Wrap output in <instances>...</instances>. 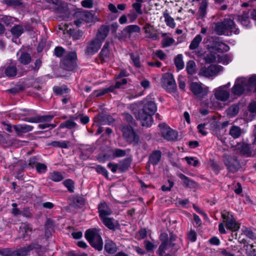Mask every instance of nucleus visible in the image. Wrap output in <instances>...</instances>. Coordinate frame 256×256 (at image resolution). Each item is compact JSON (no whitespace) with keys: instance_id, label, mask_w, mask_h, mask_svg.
<instances>
[{"instance_id":"obj_1","label":"nucleus","mask_w":256,"mask_h":256,"mask_svg":"<svg viewBox=\"0 0 256 256\" xmlns=\"http://www.w3.org/2000/svg\"><path fill=\"white\" fill-rule=\"evenodd\" d=\"M156 110V106L154 101L145 100H144V108L138 112L136 118L140 120L142 126L150 127L152 122V116Z\"/></svg>"},{"instance_id":"obj_2","label":"nucleus","mask_w":256,"mask_h":256,"mask_svg":"<svg viewBox=\"0 0 256 256\" xmlns=\"http://www.w3.org/2000/svg\"><path fill=\"white\" fill-rule=\"evenodd\" d=\"M215 32L218 35L229 36L232 34H238L239 30L236 28L234 21L230 18H225L223 22L216 24Z\"/></svg>"},{"instance_id":"obj_3","label":"nucleus","mask_w":256,"mask_h":256,"mask_svg":"<svg viewBox=\"0 0 256 256\" xmlns=\"http://www.w3.org/2000/svg\"><path fill=\"white\" fill-rule=\"evenodd\" d=\"M84 236L92 246L98 250H101L102 249L103 242L99 230L88 229L86 230Z\"/></svg>"},{"instance_id":"obj_4","label":"nucleus","mask_w":256,"mask_h":256,"mask_svg":"<svg viewBox=\"0 0 256 256\" xmlns=\"http://www.w3.org/2000/svg\"><path fill=\"white\" fill-rule=\"evenodd\" d=\"M82 22L86 23H90L94 22V18L93 14L88 11H78L74 14V24L77 27H79L82 24Z\"/></svg>"},{"instance_id":"obj_5","label":"nucleus","mask_w":256,"mask_h":256,"mask_svg":"<svg viewBox=\"0 0 256 256\" xmlns=\"http://www.w3.org/2000/svg\"><path fill=\"white\" fill-rule=\"evenodd\" d=\"M190 89L198 98L202 99L208 95L209 88L202 83L192 82L190 85Z\"/></svg>"},{"instance_id":"obj_6","label":"nucleus","mask_w":256,"mask_h":256,"mask_svg":"<svg viewBox=\"0 0 256 256\" xmlns=\"http://www.w3.org/2000/svg\"><path fill=\"white\" fill-rule=\"evenodd\" d=\"M246 78H240L236 79L235 84L232 88V92L236 96H240L246 92H248L246 82Z\"/></svg>"},{"instance_id":"obj_7","label":"nucleus","mask_w":256,"mask_h":256,"mask_svg":"<svg viewBox=\"0 0 256 256\" xmlns=\"http://www.w3.org/2000/svg\"><path fill=\"white\" fill-rule=\"evenodd\" d=\"M99 216L104 224H112L113 220L108 216L111 214V210L104 202H101L98 206Z\"/></svg>"},{"instance_id":"obj_8","label":"nucleus","mask_w":256,"mask_h":256,"mask_svg":"<svg viewBox=\"0 0 256 256\" xmlns=\"http://www.w3.org/2000/svg\"><path fill=\"white\" fill-rule=\"evenodd\" d=\"M162 86L168 92L175 90L176 86L173 76L170 73L164 74L162 78Z\"/></svg>"},{"instance_id":"obj_9","label":"nucleus","mask_w":256,"mask_h":256,"mask_svg":"<svg viewBox=\"0 0 256 256\" xmlns=\"http://www.w3.org/2000/svg\"><path fill=\"white\" fill-rule=\"evenodd\" d=\"M224 162L228 170L232 172H236L240 167V162L234 156L224 155Z\"/></svg>"},{"instance_id":"obj_10","label":"nucleus","mask_w":256,"mask_h":256,"mask_svg":"<svg viewBox=\"0 0 256 256\" xmlns=\"http://www.w3.org/2000/svg\"><path fill=\"white\" fill-rule=\"evenodd\" d=\"M77 59L76 54L75 52H70L62 60L64 68L68 70H72L76 66Z\"/></svg>"},{"instance_id":"obj_11","label":"nucleus","mask_w":256,"mask_h":256,"mask_svg":"<svg viewBox=\"0 0 256 256\" xmlns=\"http://www.w3.org/2000/svg\"><path fill=\"white\" fill-rule=\"evenodd\" d=\"M121 130L122 132L124 138L128 142H136L138 141V137L131 126H121Z\"/></svg>"},{"instance_id":"obj_12","label":"nucleus","mask_w":256,"mask_h":256,"mask_svg":"<svg viewBox=\"0 0 256 256\" xmlns=\"http://www.w3.org/2000/svg\"><path fill=\"white\" fill-rule=\"evenodd\" d=\"M162 136L168 140H173L177 138V132L165 124L159 125Z\"/></svg>"},{"instance_id":"obj_13","label":"nucleus","mask_w":256,"mask_h":256,"mask_svg":"<svg viewBox=\"0 0 256 256\" xmlns=\"http://www.w3.org/2000/svg\"><path fill=\"white\" fill-rule=\"evenodd\" d=\"M102 42L98 38H94L90 40L86 48V54L88 55H92L96 53L100 48Z\"/></svg>"},{"instance_id":"obj_14","label":"nucleus","mask_w":256,"mask_h":256,"mask_svg":"<svg viewBox=\"0 0 256 256\" xmlns=\"http://www.w3.org/2000/svg\"><path fill=\"white\" fill-rule=\"evenodd\" d=\"M214 94L215 98L221 102H226L230 98V92L226 89L224 86H219L216 88L214 90Z\"/></svg>"},{"instance_id":"obj_15","label":"nucleus","mask_w":256,"mask_h":256,"mask_svg":"<svg viewBox=\"0 0 256 256\" xmlns=\"http://www.w3.org/2000/svg\"><path fill=\"white\" fill-rule=\"evenodd\" d=\"M142 29L146 34V38L152 40H159V36L157 32V30L154 28L152 25L150 24H146L144 26Z\"/></svg>"},{"instance_id":"obj_16","label":"nucleus","mask_w":256,"mask_h":256,"mask_svg":"<svg viewBox=\"0 0 256 256\" xmlns=\"http://www.w3.org/2000/svg\"><path fill=\"white\" fill-rule=\"evenodd\" d=\"M108 46L109 43L106 42L100 54V59L102 62H108L113 57L112 52L108 50Z\"/></svg>"},{"instance_id":"obj_17","label":"nucleus","mask_w":256,"mask_h":256,"mask_svg":"<svg viewBox=\"0 0 256 256\" xmlns=\"http://www.w3.org/2000/svg\"><path fill=\"white\" fill-rule=\"evenodd\" d=\"M222 67L220 66L210 65L208 68H203L200 70V74L205 76L216 74L222 70Z\"/></svg>"},{"instance_id":"obj_18","label":"nucleus","mask_w":256,"mask_h":256,"mask_svg":"<svg viewBox=\"0 0 256 256\" xmlns=\"http://www.w3.org/2000/svg\"><path fill=\"white\" fill-rule=\"evenodd\" d=\"M238 152L245 155L246 156H252V150L250 144L246 143H240L236 145V148Z\"/></svg>"},{"instance_id":"obj_19","label":"nucleus","mask_w":256,"mask_h":256,"mask_svg":"<svg viewBox=\"0 0 256 256\" xmlns=\"http://www.w3.org/2000/svg\"><path fill=\"white\" fill-rule=\"evenodd\" d=\"M52 118V116H36L33 117H26L22 118V120L34 123H38L44 121H50Z\"/></svg>"},{"instance_id":"obj_20","label":"nucleus","mask_w":256,"mask_h":256,"mask_svg":"<svg viewBox=\"0 0 256 256\" xmlns=\"http://www.w3.org/2000/svg\"><path fill=\"white\" fill-rule=\"evenodd\" d=\"M168 33L162 32L161 36L163 38L161 42L162 46L163 48H168L174 44L175 40L171 36H169Z\"/></svg>"},{"instance_id":"obj_21","label":"nucleus","mask_w":256,"mask_h":256,"mask_svg":"<svg viewBox=\"0 0 256 256\" xmlns=\"http://www.w3.org/2000/svg\"><path fill=\"white\" fill-rule=\"evenodd\" d=\"M239 228V225H218V230L222 234H225L228 232H236Z\"/></svg>"},{"instance_id":"obj_22","label":"nucleus","mask_w":256,"mask_h":256,"mask_svg":"<svg viewBox=\"0 0 256 256\" xmlns=\"http://www.w3.org/2000/svg\"><path fill=\"white\" fill-rule=\"evenodd\" d=\"M30 225H22L20 228L19 234L20 236L24 239L27 240L29 236L31 234L32 228H30Z\"/></svg>"},{"instance_id":"obj_23","label":"nucleus","mask_w":256,"mask_h":256,"mask_svg":"<svg viewBox=\"0 0 256 256\" xmlns=\"http://www.w3.org/2000/svg\"><path fill=\"white\" fill-rule=\"evenodd\" d=\"M14 128L18 134H20L32 131L34 128L30 125L23 124L14 125Z\"/></svg>"},{"instance_id":"obj_24","label":"nucleus","mask_w":256,"mask_h":256,"mask_svg":"<svg viewBox=\"0 0 256 256\" xmlns=\"http://www.w3.org/2000/svg\"><path fill=\"white\" fill-rule=\"evenodd\" d=\"M250 11L244 12L242 15L238 16V20L242 25L248 27L250 25Z\"/></svg>"},{"instance_id":"obj_25","label":"nucleus","mask_w":256,"mask_h":256,"mask_svg":"<svg viewBox=\"0 0 256 256\" xmlns=\"http://www.w3.org/2000/svg\"><path fill=\"white\" fill-rule=\"evenodd\" d=\"M109 32V29L107 26H102L98 30L96 38H98L101 40L102 43L104 40L108 36Z\"/></svg>"},{"instance_id":"obj_26","label":"nucleus","mask_w":256,"mask_h":256,"mask_svg":"<svg viewBox=\"0 0 256 256\" xmlns=\"http://www.w3.org/2000/svg\"><path fill=\"white\" fill-rule=\"evenodd\" d=\"M161 156L162 153L160 151H154L150 156L149 162L153 165H156L160 161Z\"/></svg>"},{"instance_id":"obj_27","label":"nucleus","mask_w":256,"mask_h":256,"mask_svg":"<svg viewBox=\"0 0 256 256\" xmlns=\"http://www.w3.org/2000/svg\"><path fill=\"white\" fill-rule=\"evenodd\" d=\"M222 216L225 224H236L233 216L229 212L224 210L222 212Z\"/></svg>"},{"instance_id":"obj_28","label":"nucleus","mask_w":256,"mask_h":256,"mask_svg":"<svg viewBox=\"0 0 256 256\" xmlns=\"http://www.w3.org/2000/svg\"><path fill=\"white\" fill-rule=\"evenodd\" d=\"M105 250L108 254H114L116 251V244L110 240H106L104 246Z\"/></svg>"},{"instance_id":"obj_29","label":"nucleus","mask_w":256,"mask_h":256,"mask_svg":"<svg viewBox=\"0 0 256 256\" xmlns=\"http://www.w3.org/2000/svg\"><path fill=\"white\" fill-rule=\"evenodd\" d=\"M140 31V28L139 26L136 24H132L126 26L122 30L124 34H131L132 33H138Z\"/></svg>"},{"instance_id":"obj_30","label":"nucleus","mask_w":256,"mask_h":256,"mask_svg":"<svg viewBox=\"0 0 256 256\" xmlns=\"http://www.w3.org/2000/svg\"><path fill=\"white\" fill-rule=\"evenodd\" d=\"M242 133V130L238 126H233L230 129L229 134L234 138H238Z\"/></svg>"},{"instance_id":"obj_31","label":"nucleus","mask_w":256,"mask_h":256,"mask_svg":"<svg viewBox=\"0 0 256 256\" xmlns=\"http://www.w3.org/2000/svg\"><path fill=\"white\" fill-rule=\"evenodd\" d=\"M34 247L32 246H28L27 248H23L13 252L12 256H26L28 252Z\"/></svg>"},{"instance_id":"obj_32","label":"nucleus","mask_w":256,"mask_h":256,"mask_svg":"<svg viewBox=\"0 0 256 256\" xmlns=\"http://www.w3.org/2000/svg\"><path fill=\"white\" fill-rule=\"evenodd\" d=\"M202 38L200 34L196 35L191 42L189 48L190 50H194L198 48L202 40Z\"/></svg>"},{"instance_id":"obj_33","label":"nucleus","mask_w":256,"mask_h":256,"mask_svg":"<svg viewBox=\"0 0 256 256\" xmlns=\"http://www.w3.org/2000/svg\"><path fill=\"white\" fill-rule=\"evenodd\" d=\"M163 16L166 26L172 28H174L176 26L174 19L167 12H164Z\"/></svg>"},{"instance_id":"obj_34","label":"nucleus","mask_w":256,"mask_h":256,"mask_svg":"<svg viewBox=\"0 0 256 256\" xmlns=\"http://www.w3.org/2000/svg\"><path fill=\"white\" fill-rule=\"evenodd\" d=\"M232 56L230 54H222V56H218V62L223 64L226 65L232 60Z\"/></svg>"},{"instance_id":"obj_35","label":"nucleus","mask_w":256,"mask_h":256,"mask_svg":"<svg viewBox=\"0 0 256 256\" xmlns=\"http://www.w3.org/2000/svg\"><path fill=\"white\" fill-rule=\"evenodd\" d=\"M50 178L54 182H58L64 179L62 174L58 172L54 171L50 174Z\"/></svg>"},{"instance_id":"obj_36","label":"nucleus","mask_w":256,"mask_h":256,"mask_svg":"<svg viewBox=\"0 0 256 256\" xmlns=\"http://www.w3.org/2000/svg\"><path fill=\"white\" fill-rule=\"evenodd\" d=\"M239 111V107L238 105L233 104L230 106L226 110V113L228 116L232 118L236 116Z\"/></svg>"},{"instance_id":"obj_37","label":"nucleus","mask_w":256,"mask_h":256,"mask_svg":"<svg viewBox=\"0 0 256 256\" xmlns=\"http://www.w3.org/2000/svg\"><path fill=\"white\" fill-rule=\"evenodd\" d=\"M245 247L246 256H256V245L247 244Z\"/></svg>"},{"instance_id":"obj_38","label":"nucleus","mask_w":256,"mask_h":256,"mask_svg":"<svg viewBox=\"0 0 256 256\" xmlns=\"http://www.w3.org/2000/svg\"><path fill=\"white\" fill-rule=\"evenodd\" d=\"M214 47L218 52H228L230 50L229 46L226 44L222 42H216Z\"/></svg>"},{"instance_id":"obj_39","label":"nucleus","mask_w":256,"mask_h":256,"mask_svg":"<svg viewBox=\"0 0 256 256\" xmlns=\"http://www.w3.org/2000/svg\"><path fill=\"white\" fill-rule=\"evenodd\" d=\"M135 2L132 4V7L135 10L136 12L138 14H142V4L144 2L143 0H135Z\"/></svg>"},{"instance_id":"obj_40","label":"nucleus","mask_w":256,"mask_h":256,"mask_svg":"<svg viewBox=\"0 0 256 256\" xmlns=\"http://www.w3.org/2000/svg\"><path fill=\"white\" fill-rule=\"evenodd\" d=\"M186 68L188 74H193L196 72V63L193 60H189L186 64Z\"/></svg>"},{"instance_id":"obj_41","label":"nucleus","mask_w":256,"mask_h":256,"mask_svg":"<svg viewBox=\"0 0 256 256\" xmlns=\"http://www.w3.org/2000/svg\"><path fill=\"white\" fill-rule=\"evenodd\" d=\"M174 64L178 70H182L184 68L182 54H178L176 56L174 59Z\"/></svg>"},{"instance_id":"obj_42","label":"nucleus","mask_w":256,"mask_h":256,"mask_svg":"<svg viewBox=\"0 0 256 256\" xmlns=\"http://www.w3.org/2000/svg\"><path fill=\"white\" fill-rule=\"evenodd\" d=\"M207 8V2L206 0H203L198 10L199 18H203L206 14Z\"/></svg>"},{"instance_id":"obj_43","label":"nucleus","mask_w":256,"mask_h":256,"mask_svg":"<svg viewBox=\"0 0 256 256\" xmlns=\"http://www.w3.org/2000/svg\"><path fill=\"white\" fill-rule=\"evenodd\" d=\"M130 164V160L128 159H126L118 164V170L120 172L125 171L128 168Z\"/></svg>"},{"instance_id":"obj_44","label":"nucleus","mask_w":256,"mask_h":256,"mask_svg":"<svg viewBox=\"0 0 256 256\" xmlns=\"http://www.w3.org/2000/svg\"><path fill=\"white\" fill-rule=\"evenodd\" d=\"M11 32L15 37L18 38L23 32V28L22 26L18 25L12 28Z\"/></svg>"},{"instance_id":"obj_45","label":"nucleus","mask_w":256,"mask_h":256,"mask_svg":"<svg viewBox=\"0 0 256 256\" xmlns=\"http://www.w3.org/2000/svg\"><path fill=\"white\" fill-rule=\"evenodd\" d=\"M19 60L22 64H27L30 62L31 58L28 54L23 53L19 58Z\"/></svg>"},{"instance_id":"obj_46","label":"nucleus","mask_w":256,"mask_h":256,"mask_svg":"<svg viewBox=\"0 0 256 256\" xmlns=\"http://www.w3.org/2000/svg\"><path fill=\"white\" fill-rule=\"evenodd\" d=\"M246 80H247L246 84L247 85V88H248L249 91L251 87L256 85V75L254 74L248 79L246 78Z\"/></svg>"},{"instance_id":"obj_47","label":"nucleus","mask_w":256,"mask_h":256,"mask_svg":"<svg viewBox=\"0 0 256 256\" xmlns=\"http://www.w3.org/2000/svg\"><path fill=\"white\" fill-rule=\"evenodd\" d=\"M5 74L8 76H14L16 74V68L15 66H9L5 70Z\"/></svg>"},{"instance_id":"obj_48","label":"nucleus","mask_w":256,"mask_h":256,"mask_svg":"<svg viewBox=\"0 0 256 256\" xmlns=\"http://www.w3.org/2000/svg\"><path fill=\"white\" fill-rule=\"evenodd\" d=\"M112 158L117 157H122L125 156L126 152L124 150L116 148L113 150L112 152Z\"/></svg>"},{"instance_id":"obj_49","label":"nucleus","mask_w":256,"mask_h":256,"mask_svg":"<svg viewBox=\"0 0 256 256\" xmlns=\"http://www.w3.org/2000/svg\"><path fill=\"white\" fill-rule=\"evenodd\" d=\"M76 126V123L74 122L72 120H69L61 124L60 127L62 128H74Z\"/></svg>"},{"instance_id":"obj_50","label":"nucleus","mask_w":256,"mask_h":256,"mask_svg":"<svg viewBox=\"0 0 256 256\" xmlns=\"http://www.w3.org/2000/svg\"><path fill=\"white\" fill-rule=\"evenodd\" d=\"M63 184L70 192H73L74 189V182L70 179L65 180Z\"/></svg>"},{"instance_id":"obj_51","label":"nucleus","mask_w":256,"mask_h":256,"mask_svg":"<svg viewBox=\"0 0 256 256\" xmlns=\"http://www.w3.org/2000/svg\"><path fill=\"white\" fill-rule=\"evenodd\" d=\"M5 4L8 6H16L22 4L21 0H4Z\"/></svg>"},{"instance_id":"obj_52","label":"nucleus","mask_w":256,"mask_h":256,"mask_svg":"<svg viewBox=\"0 0 256 256\" xmlns=\"http://www.w3.org/2000/svg\"><path fill=\"white\" fill-rule=\"evenodd\" d=\"M132 63L136 68L140 66V64L139 57L137 56H134L133 54H130Z\"/></svg>"},{"instance_id":"obj_53","label":"nucleus","mask_w":256,"mask_h":256,"mask_svg":"<svg viewBox=\"0 0 256 256\" xmlns=\"http://www.w3.org/2000/svg\"><path fill=\"white\" fill-rule=\"evenodd\" d=\"M51 145L54 147L61 148H66L68 147V143L65 141H54L51 143Z\"/></svg>"},{"instance_id":"obj_54","label":"nucleus","mask_w":256,"mask_h":256,"mask_svg":"<svg viewBox=\"0 0 256 256\" xmlns=\"http://www.w3.org/2000/svg\"><path fill=\"white\" fill-rule=\"evenodd\" d=\"M36 170L38 173H45L47 170V166L46 164L42 163H38L36 166Z\"/></svg>"},{"instance_id":"obj_55","label":"nucleus","mask_w":256,"mask_h":256,"mask_svg":"<svg viewBox=\"0 0 256 256\" xmlns=\"http://www.w3.org/2000/svg\"><path fill=\"white\" fill-rule=\"evenodd\" d=\"M179 177L182 180H183L186 186H192L193 185V181L189 180L188 178L184 174H179Z\"/></svg>"},{"instance_id":"obj_56","label":"nucleus","mask_w":256,"mask_h":256,"mask_svg":"<svg viewBox=\"0 0 256 256\" xmlns=\"http://www.w3.org/2000/svg\"><path fill=\"white\" fill-rule=\"evenodd\" d=\"M204 60L206 63H212L215 62L216 60V58L215 54L210 53L206 54L204 58Z\"/></svg>"},{"instance_id":"obj_57","label":"nucleus","mask_w":256,"mask_h":256,"mask_svg":"<svg viewBox=\"0 0 256 256\" xmlns=\"http://www.w3.org/2000/svg\"><path fill=\"white\" fill-rule=\"evenodd\" d=\"M94 168L98 173L102 174L106 177L108 176V172L104 166L98 165L96 166Z\"/></svg>"},{"instance_id":"obj_58","label":"nucleus","mask_w":256,"mask_h":256,"mask_svg":"<svg viewBox=\"0 0 256 256\" xmlns=\"http://www.w3.org/2000/svg\"><path fill=\"white\" fill-rule=\"evenodd\" d=\"M178 80V86L180 88L184 91L186 87V82L184 77H183L182 76H179Z\"/></svg>"},{"instance_id":"obj_59","label":"nucleus","mask_w":256,"mask_h":256,"mask_svg":"<svg viewBox=\"0 0 256 256\" xmlns=\"http://www.w3.org/2000/svg\"><path fill=\"white\" fill-rule=\"evenodd\" d=\"M168 244L166 242H162L160 245L158 250V254L160 256H162L168 248Z\"/></svg>"},{"instance_id":"obj_60","label":"nucleus","mask_w":256,"mask_h":256,"mask_svg":"<svg viewBox=\"0 0 256 256\" xmlns=\"http://www.w3.org/2000/svg\"><path fill=\"white\" fill-rule=\"evenodd\" d=\"M185 160H186L188 164L194 166H196L198 164V160L194 159V158L192 157H186Z\"/></svg>"},{"instance_id":"obj_61","label":"nucleus","mask_w":256,"mask_h":256,"mask_svg":"<svg viewBox=\"0 0 256 256\" xmlns=\"http://www.w3.org/2000/svg\"><path fill=\"white\" fill-rule=\"evenodd\" d=\"M244 233L248 238L254 239L255 238L256 236L254 233L250 230L246 228H244L242 229Z\"/></svg>"},{"instance_id":"obj_62","label":"nucleus","mask_w":256,"mask_h":256,"mask_svg":"<svg viewBox=\"0 0 256 256\" xmlns=\"http://www.w3.org/2000/svg\"><path fill=\"white\" fill-rule=\"evenodd\" d=\"M81 4L83 7L86 8H90L93 5L92 0H84L82 1Z\"/></svg>"},{"instance_id":"obj_63","label":"nucleus","mask_w":256,"mask_h":256,"mask_svg":"<svg viewBox=\"0 0 256 256\" xmlns=\"http://www.w3.org/2000/svg\"><path fill=\"white\" fill-rule=\"evenodd\" d=\"M188 238L192 242H195L196 240V234L194 230H191L188 234Z\"/></svg>"},{"instance_id":"obj_64","label":"nucleus","mask_w":256,"mask_h":256,"mask_svg":"<svg viewBox=\"0 0 256 256\" xmlns=\"http://www.w3.org/2000/svg\"><path fill=\"white\" fill-rule=\"evenodd\" d=\"M54 52L56 56L60 57L64 54V50L62 47L58 46L55 48Z\"/></svg>"}]
</instances>
